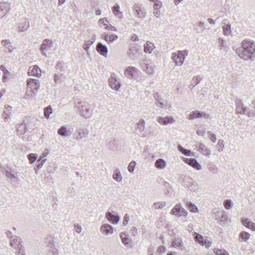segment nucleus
I'll return each instance as SVG.
<instances>
[{
  "label": "nucleus",
  "mask_w": 255,
  "mask_h": 255,
  "mask_svg": "<svg viewBox=\"0 0 255 255\" xmlns=\"http://www.w3.org/2000/svg\"><path fill=\"white\" fill-rule=\"evenodd\" d=\"M12 107L10 106L5 107V110L2 114V117L5 122H7L11 117Z\"/></svg>",
  "instance_id": "nucleus-29"
},
{
  "label": "nucleus",
  "mask_w": 255,
  "mask_h": 255,
  "mask_svg": "<svg viewBox=\"0 0 255 255\" xmlns=\"http://www.w3.org/2000/svg\"><path fill=\"white\" fill-rule=\"evenodd\" d=\"M174 121V119L172 117L167 116L166 117H159L158 122L159 123L163 125H167L169 124L172 123Z\"/></svg>",
  "instance_id": "nucleus-28"
},
{
  "label": "nucleus",
  "mask_w": 255,
  "mask_h": 255,
  "mask_svg": "<svg viewBox=\"0 0 255 255\" xmlns=\"http://www.w3.org/2000/svg\"><path fill=\"white\" fill-rule=\"evenodd\" d=\"M187 55V50H181L179 51L177 53H173L172 58L176 65L181 66L183 64Z\"/></svg>",
  "instance_id": "nucleus-5"
},
{
  "label": "nucleus",
  "mask_w": 255,
  "mask_h": 255,
  "mask_svg": "<svg viewBox=\"0 0 255 255\" xmlns=\"http://www.w3.org/2000/svg\"><path fill=\"white\" fill-rule=\"evenodd\" d=\"M57 132L58 134H59L61 136L64 137L69 136L71 135V134L72 133V131L67 130L65 126H62L61 128H60L58 129Z\"/></svg>",
  "instance_id": "nucleus-32"
},
{
  "label": "nucleus",
  "mask_w": 255,
  "mask_h": 255,
  "mask_svg": "<svg viewBox=\"0 0 255 255\" xmlns=\"http://www.w3.org/2000/svg\"><path fill=\"white\" fill-rule=\"evenodd\" d=\"M64 63L62 62H59L56 65V69L58 70L57 73L54 75V80L56 83L62 82V78L63 77V73L65 69L63 68Z\"/></svg>",
  "instance_id": "nucleus-7"
},
{
  "label": "nucleus",
  "mask_w": 255,
  "mask_h": 255,
  "mask_svg": "<svg viewBox=\"0 0 255 255\" xmlns=\"http://www.w3.org/2000/svg\"><path fill=\"white\" fill-rule=\"evenodd\" d=\"M166 204L165 202H157L153 204V206L155 209H162L166 206Z\"/></svg>",
  "instance_id": "nucleus-51"
},
{
  "label": "nucleus",
  "mask_w": 255,
  "mask_h": 255,
  "mask_svg": "<svg viewBox=\"0 0 255 255\" xmlns=\"http://www.w3.org/2000/svg\"><path fill=\"white\" fill-rule=\"evenodd\" d=\"M44 116L46 118H49L50 114L52 113V109L51 106L46 107L44 110Z\"/></svg>",
  "instance_id": "nucleus-50"
},
{
  "label": "nucleus",
  "mask_w": 255,
  "mask_h": 255,
  "mask_svg": "<svg viewBox=\"0 0 255 255\" xmlns=\"http://www.w3.org/2000/svg\"><path fill=\"white\" fill-rule=\"evenodd\" d=\"M16 130L17 133L19 135H23L27 130L26 124L24 123H22L21 124L17 125Z\"/></svg>",
  "instance_id": "nucleus-31"
},
{
  "label": "nucleus",
  "mask_w": 255,
  "mask_h": 255,
  "mask_svg": "<svg viewBox=\"0 0 255 255\" xmlns=\"http://www.w3.org/2000/svg\"><path fill=\"white\" fill-rule=\"evenodd\" d=\"M102 37L108 43H111L116 40L118 38V36L116 34H108L105 33L102 35Z\"/></svg>",
  "instance_id": "nucleus-21"
},
{
  "label": "nucleus",
  "mask_w": 255,
  "mask_h": 255,
  "mask_svg": "<svg viewBox=\"0 0 255 255\" xmlns=\"http://www.w3.org/2000/svg\"><path fill=\"white\" fill-rule=\"evenodd\" d=\"M236 112L238 114L248 115L247 108L244 106L242 100L238 99L236 101Z\"/></svg>",
  "instance_id": "nucleus-10"
},
{
  "label": "nucleus",
  "mask_w": 255,
  "mask_h": 255,
  "mask_svg": "<svg viewBox=\"0 0 255 255\" xmlns=\"http://www.w3.org/2000/svg\"><path fill=\"white\" fill-rule=\"evenodd\" d=\"M101 230L106 235L114 233V228L112 226L108 224H103L101 227Z\"/></svg>",
  "instance_id": "nucleus-23"
},
{
  "label": "nucleus",
  "mask_w": 255,
  "mask_h": 255,
  "mask_svg": "<svg viewBox=\"0 0 255 255\" xmlns=\"http://www.w3.org/2000/svg\"><path fill=\"white\" fill-rule=\"evenodd\" d=\"M120 237L122 239V243L125 245L128 246L129 244L130 240L128 237V235L126 232H122L120 234Z\"/></svg>",
  "instance_id": "nucleus-41"
},
{
  "label": "nucleus",
  "mask_w": 255,
  "mask_h": 255,
  "mask_svg": "<svg viewBox=\"0 0 255 255\" xmlns=\"http://www.w3.org/2000/svg\"><path fill=\"white\" fill-rule=\"evenodd\" d=\"M93 43V41H90V40H88L86 41V43L84 45L83 48L87 52V54L88 53V50L91 46V45Z\"/></svg>",
  "instance_id": "nucleus-56"
},
{
  "label": "nucleus",
  "mask_w": 255,
  "mask_h": 255,
  "mask_svg": "<svg viewBox=\"0 0 255 255\" xmlns=\"http://www.w3.org/2000/svg\"><path fill=\"white\" fill-rule=\"evenodd\" d=\"M208 135H209V137L210 139L212 142H215L217 140L216 135L215 134L213 133L212 132H211V131H208Z\"/></svg>",
  "instance_id": "nucleus-59"
},
{
  "label": "nucleus",
  "mask_w": 255,
  "mask_h": 255,
  "mask_svg": "<svg viewBox=\"0 0 255 255\" xmlns=\"http://www.w3.org/2000/svg\"><path fill=\"white\" fill-rule=\"evenodd\" d=\"M250 237V234L245 231L242 232L240 234L239 240L241 242L247 241Z\"/></svg>",
  "instance_id": "nucleus-44"
},
{
  "label": "nucleus",
  "mask_w": 255,
  "mask_h": 255,
  "mask_svg": "<svg viewBox=\"0 0 255 255\" xmlns=\"http://www.w3.org/2000/svg\"><path fill=\"white\" fill-rule=\"evenodd\" d=\"M255 45L250 40H244L242 45L236 49V52L238 56L245 60L252 61L255 59Z\"/></svg>",
  "instance_id": "nucleus-1"
},
{
  "label": "nucleus",
  "mask_w": 255,
  "mask_h": 255,
  "mask_svg": "<svg viewBox=\"0 0 255 255\" xmlns=\"http://www.w3.org/2000/svg\"><path fill=\"white\" fill-rule=\"evenodd\" d=\"M104 25L106 26L105 28L107 30L114 31H116L117 30V28L115 26H113L112 25H109L107 24H104Z\"/></svg>",
  "instance_id": "nucleus-62"
},
{
  "label": "nucleus",
  "mask_w": 255,
  "mask_h": 255,
  "mask_svg": "<svg viewBox=\"0 0 255 255\" xmlns=\"http://www.w3.org/2000/svg\"><path fill=\"white\" fill-rule=\"evenodd\" d=\"M135 165L136 162L134 161H131L128 167V171L132 173L134 171Z\"/></svg>",
  "instance_id": "nucleus-54"
},
{
  "label": "nucleus",
  "mask_w": 255,
  "mask_h": 255,
  "mask_svg": "<svg viewBox=\"0 0 255 255\" xmlns=\"http://www.w3.org/2000/svg\"><path fill=\"white\" fill-rule=\"evenodd\" d=\"M133 8L136 12V16L139 18H143L145 16V11L144 9L142 7L141 4L139 3H135L133 6Z\"/></svg>",
  "instance_id": "nucleus-15"
},
{
  "label": "nucleus",
  "mask_w": 255,
  "mask_h": 255,
  "mask_svg": "<svg viewBox=\"0 0 255 255\" xmlns=\"http://www.w3.org/2000/svg\"><path fill=\"white\" fill-rule=\"evenodd\" d=\"M145 122L143 119H140L135 126V130L138 132H141L144 129Z\"/></svg>",
  "instance_id": "nucleus-36"
},
{
  "label": "nucleus",
  "mask_w": 255,
  "mask_h": 255,
  "mask_svg": "<svg viewBox=\"0 0 255 255\" xmlns=\"http://www.w3.org/2000/svg\"><path fill=\"white\" fill-rule=\"evenodd\" d=\"M170 214L178 218L181 216L187 217L188 212L182 206L180 203L176 204L170 211Z\"/></svg>",
  "instance_id": "nucleus-6"
},
{
  "label": "nucleus",
  "mask_w": 255,
  "mask_h": 255,
  "mask_svg": "<svg viewBox=\"0 0 255 255\" xmlns=\"http://www.w3.org/2000/svg\"><path fill=\"white\" fill-rule=\"evenodd\" d=\"M27 73L29 76L39 77L41 75V70L37 65H35L29 68Z\"/></svg>",
  "instance_id": "nucleus-18"
},
{
  "label": "nucleus",
  "mask_w": 255,
  "mask_h": 255,
  "mask_svg": "<svg viewBox=\"0 0 255 255\" xmlns=\"http://www.w3.org/2000/svg\"><path fill=\"white\" fill-rule=\"evenodd\" d=\"M172 245L175 248H180L183 246V243L180 239L175 238L172 241Z\"/></svg>",
  "instance_id": "nucleus-46"
},
{
  "label": "nucleus",
  "mask_w": 255,
  "mask_h": 255,
  "mask_svg": "<svg viewBox=\"0 0 255 255\" xmlns=\"http://www.w3.org/2000/svg\"><path fill=\"white\" fill-rule=\"evenodd\" d=\"M217 149L220 152L224 148V140L223 139H219L217 144Z\"/></svg>",
  "instance_id": "nucleus-53"
},
{
  "label": "nucleus",
  "mask_w": 255,
  "mask_h": 255,
  "mask_svg": "<svg viewBox=\"0 0 255 255\" xmlns=\"http://www.w3.org/2000/svg\"><path fill=\"white\" fill-rule=\"evenodd\" d=\"M185 163L192 166L196 170H200L201 169V165L198 163L197 160L194 158H185L183 159Z\"/></svg>",
  "instance_id": "nucleus-14"
},
{
  "label": "nucleus",
  "mask_w": 255,
  "mask_h": 255,
  "mask_svg": "<svg viewBox=\"0 0 255 255\" xmlns=\"http://www.w3.org/2000/svg\"><path fill=\"white\" fill-rule=\"evenodd\" d=\"M194 240L196 242H198L201 245H204L205 244V241L204 240V238L202 236L199 234L198 233H197L196 232L194 233Z\"/></svg>",
  "instance_id": "nucleus-43"
},
{
  "label": "nucleus",
  "mask_w": 255,
  "mask_h": 255,
  "mask_svg": "<svg viewBox=\"0 0 255 255\" xmlns=\"http://www.w3.org/2000/svg\"><path fill=\"white\" fill-rule=\"evenodd\" d=\"M29 27V23L27 19H25L18 24V28L20 32H23Z\"/></svg>",
  "instance_id": "nucleus-30"
},
{
  "label": "nucleus",
  "mask_w": 255,
  "mask_h": 255,
  "mask_svg": "<svg viewBox=\"0 0 255 255\" xmlns=\"http://www.w3.org/2000/svg\"><path fill=\"white\" fill-rule=\"evenodd\" d=\"M88 132L87 130L84 129H79L77 130V135L76 137L77 140H80L83 138L87 137Z\"/></svg>",
  "instance_id": "nucleus-33"
},
{
  "label": "nucleus",
  "mask_w": 255,
  "mask_h": 255,
  "mask_svg": "<svg viewBox=\"0 0 255 255\" xmlns=\"http://www.w3.org/2000/svg\"><path fill=\"white\" fill-rule=\"evenodd\" d=\"M4 172L6 177L9 179L12 182H16L18 181L19 178L17 172L9 169H5Z\"/></svg>",
  "instance_id": "nucleus-13"
},
{
  "label": "nucleus",
  "mask_w": 255,
  "mask_h": 255,
  "mask_svg": "<svg viewBox=\"0 0 255 255\" xmlns=\"http://www.w3.org/2000/svg\"><path fill=\"white\" fill-rule=\"evenodd\" d=\"M162 6V2L161 1L156 0L154 2L153 8L154 9H160Z\"/></svg>",
  "instance_id": "nucleus-60"
},
{
  "label": "nucleus",
  "mask_w": 255,
  "mask_h": 255,
  "mask_svg": "<svg viewBox=\"0 0 255 255\" xmlns=\"http://www.w3.org/2000/svg\"><path fill=\"white\" fill-rule=\"evenodd\" d=\"M96 50L100 55L104 56L107 55L108 52L107 47L100 42L97 44Z\"/></svg>",
  "instance_id": "nucleus-20"
},
{
  "label": "nucleus",
  "mask_w": 255,
  "mask_h": 255,
  "mask_svg": "<svg viewBox=\"0 0 255 255\" xmlns=\"http://www.w3.org/2000/svg\"><path fill=\"white\" fill-rule=\"evenodd\" d=\"M214 253L216 255H230L229 253L224 249H215Z\"/></svg>",
  "instance_id": "nucleus-48"
},
{
  "label": "nucleus",
  "mask_w": 255,
  "mask_h": 255,
  "mask_svg": "<svg viewBox=\"0 0 255 255\" xmlns=\"http://www.w3.org/2000/svg\"><path fill=\"white\" fill-rule=\"evenodd\" d=\"M143 70L148 74H153V70L151 65L149 63H144L142 65Z\"/></svg>",
  "instance_id": "nucleus-42"
},
{
  "label": "nucleus",
  "mask_w": 255,
  "mask_h": 255,
  "mask_svg": "<svg viewBox=\"0 0 255 255\" xmlns=\"http://www.w3.org/2000/svg\"><path fill=\"white\" fill-rule=\"evenodd\" d=\"M1 44L3 45V46L7 47L8 46H10L11 42L8 39H4L1 41Z\"/></svg>",
  "instance_id": "nucleus-63"
},
{
  "label": "nucleus",
  "mask_w": 255,
  "mask_h": 255,
  "mask_svg": "<svg viewBox=\"0 0 255 255\" xmlns=\"http://www.w3.org/2000/svg\"><path fill=\"white\" fill-rule=\"evenodd\" d=\"M154 164L158 169H164L166 166V162L164 159L159 158L155 161Z\"/></svg>",
  "instance_id": "nucleus-34"
},
{
  "label": "nucleus",
  "mask_w": 255,
  "mask_h": 255,
  "mask_svg": "<svg viewBox=\"0 0 255 255\" xmlns=\"http://www.w3.org/2000/svg\"><path fill=\"white\" fill-rule=\"evenodd\" d=\"M218 42L219 44V46L222 48L225 47V41L223 39H222V38H219L218 39Z\"/></svg>",
  "instance_id": "nucleus-64"
},
{
  "label": "nucleus",
  "mask_w": 255,
  "mask_h": 255,
  "mask_svg": "<svg viewBox=\"0 0 255 255\" xmlns=\"http://www.w3.org/2000/svg\"><path fill=\"white\" fill-rule=\"evenodd\" d=\"M8 4L6 2H0V18L3 17L8 11Z\"/></svg>",
  "instance_id": "nucleus-26"
},
{
  "label": "nucleus",
  "mask_w": 255,
  "mask_h": 255,
  "mask_svg": "<svg viewBox=\"0 0 255 255\" xmlns=\"http://www.w3.org/2000/svg\"><path fill=\"white\" fill-rule=\"evenodd\" d=\"M224 206L226 209H230L232 207V202L230 200H226L224 202Z\"/></svg>",
  "instance_id": "nucleus-58"
},
{
  "label": "nucleus",
  "mask_w": 255,
  "mask_h": 255,
  "mask_svg": "<svg viewBox=\"0 0 255 255\" xmlns=\"http://www.w3.org/2000/svg\"><path fill=\"white\" fill-rule=\"evenodd\" d=\"M178 149L180 152L186 156L193 155V154L191 153L190 150L184 148L180 145L178 146Z\"/></svg>",
  "instance_id": "nucleus-45"
},
{
  "label": "nucleus",
  "mask_w": 255,
  "mask_h": 255,
  "mask_svg": "<svg viewBox=\"0 0 255 255\" xmlns=\"http://www.w3.org/2000/svg\"><path fill=\"white\" fill-rule=\"evenodd\" d=\"M221 24L223 25L222 28L223 30L224 34L225 35H229L231 34V25L229 23L228 19H223L221 22Z\"/></svg>",
  "instance_id": "nucleus-17"
},
{
  "label": "nucleus",
  "mask_w": 255,
  "mask_h": 255,
  "mask_svg": "<svg viewBox=\"0 0 255 255\" xmlns=\"http://www.w3.org/2000/svg\"><path fill=\"white\" fill-rule=\"evenodd\" d=\"M242 223L245 227L252 231H255V224L251 221L249 219H242Z\"/></svg>",
  "instance_id": "nucleus-27"
},
{
  "label": "nucleus",
  "mask_w": 255,
  "mask_h": 255,
  "mask_svg": "<svg viewBox=\"0 0 255 255\" xmlns=\"http://www.w3.org/2000/svg\"><path fill=\"white\" fill-rule=\"evenodd\" d=\"M139 71L135 67L128 66L125 70V75L129 78H135L136 75L138 74Z\"/></svg>",
  "instance_id": "nucleus-9"
},
{
  "label": "nucleus",
  "mask_w": 255,
  "mask_h": 255,
  "mask_svg": "<svg viewBox=\"0 0 255 255\" xmlns=\"http://www.w3.org/2000/svg\"><path fill=\"white\" fill-rule=\"evenodd\" d=\"M209 115L203 112L199 111H194L191 113L189 116V120H193L196 118H204V119H208L209 118Z\"/></svg>",
  "instance_id": "nucleus-11"
},
{
  "label": "nucleus",
  "mask_w": 255,
  "mask_h": 255,
  "mask_svg": "<svg viewBox=\"0 0 255 255\" xmlns=\"http://www.w3.org/2000/svg\"><path fill=\"white\" fill-rule=\"evenodd\" d=\"M183 185L188 188L191 191H196L198 189V186L195 182H190L185 179L183 181Z\"/></svg>",
  "instance_id": "nucleus-19"
},
{
  "label": "nucleus",
  "mask_w": 255,
  "mask_h": 255,
  "mask_svg": "<svg viewBox=\"0 0 255 255\" xmlns=\"http://www.w3.org/2000/svg\"><path fill=\"white\" fill-rule=\"evenodd\" d=\"M113 178L117 182H121L123 177L121 175L120 170L119 169H116L113 174Z\"/></svg>",
  "instance_id": "nucleus-38"
},
{
  "label": "nucleus",
  "mask_w": 255,
  "mask_h": 255,
  "mask_svg": "<svg viewBox=\"0 0 255 255\" xmlns=\"http://www.w3.org/2000/svg\"><path fill=\"white\" fill-rule=\"evenodd\" d=\"M218 214L219 217L216 218V220H219L220 222L226 223L227 222L228 217L226 212L224 211L218 212Z\"/></svg>",
  "instance_id": "nucleus-35"
},
{
  "label": "nucleus",
  "mask_w": 255,
  "mask_h": 255,
  "mask_svg": "<svg viewBox=\"0 0 255 255\" xmlns=\"http://www.w3.org/2000/svg\"><path fill=\"white\" fill-rule=\"evenodd\" d=\"M203 77L201 75L194 76L192 80L190 86H192L191 89H192L196 85L198 84L201 80L202 79Z\"/></svg>",
  "instance_id": "nucleus-39"
},
{
  "label": "nucleus",
  "mask_w": 255,
  "mask_h": 255,
  "mask_svg": "<svg viewBox=\"0 0 255 255\" xmlns=\"http://www.w3.org/2000/svg\"><path fill=\"white\" fill-rule=\"evenodd\" d=\"M155 48L154 44L149 41H147L144 46V52L148 53H151Z\"/></svg>",
  "instance_id": "nucleus-37"
},
{
  "label": "nucleus",
  "mask_w": 255,
  "mask_h": 255,
  "mask_svg": "<svg viewBox=\"0 0 255 255\" xmlns=\"http://www.w3.org/2000/svg\"><path fill=\"white\" fill-rule=\"evenodd\" d=\"M74 107L77 113L85 119L90 118L92 115L93 110L90 104L87 102L77 99L74 101Z\"/></svg>",
  "instance_id": "nucleus-2"
},
{
  "label": "nucleus",
  "mask_w": 255,
  "mask_h": 255,
  "mask_svg": "<svg viewBox=\"0 0 255 255\" xmlns=\"http://www.w3.org/2000/svg\"><path fill=\"white\" fill-rule=\"evenodd\" d=\"M45 242L47 244V247L48 248L47 249H50L51 248H54V241L53 239L52 238H47L46 239Z\"/></svg>",
  "instance_id": "nucleus-49"
},
{
  "label": "nucleus",
  "mask_w": 255,
  "mask_h": 255,
  "mask_svg": "<svg viewBox=\"0 0 255 255\" xmlns=\"http://www.w3.org/2000/svg\"><path fill=\"white\" fill-rule=\"evenodd\" d=\"M21 239L20 238L16 237L14 239H13L11 242H10V246L11 247H13L15 248V246H17L18 247V246L22 245L21 244Z\"/></svg>",
  "instance_id": "nucleus-47"
},
{
  "label": "nucleus",
  "mask_w": 255,
  "mask_h": 255,
  "mask_svg": "<svg viewBox=\"0 0 255 255\" xmlns=\"http://www.w3.org/2000/svg\"><path fill=\"white\" fill-rule=\"evenodd\" d=\"M37 155L34 153H30L27 155V158L31 163H34L37 158Z\"/></svg>",
  "instance_id": "nucleus-52"
},
{
  "label": "nucleus",
  "mask_w": 255,
  "mask_h": 255,
  "mask_svg": "<svg viewBox=\"0 0 255 255\" xmlns=\"http://www.w3.org/2000/svg\"><path fill=\"white\" fill-rule=\"evenodd\" d=\"M155 98L156 101V105L158 107L167 109L170 107V105L167 103V102L163 103V100L160 97L158 94H156L155 96Z\"/></svg>",
  "instance_id": "nucleus-25"
},
{
  "label": "nucleus",
  "mask_w": 255,
  "mask_h": 255,
  "mask_svg": "<svg viewBox=\"0 0 255 255\" xmlns=\"http://www.w3.org/2000/svg\"><path fill=\"white\" fill-rule=\"evenodd\" d=\"M46 161V159L44 158L43 159V160H41V162H38V164L36 165V170H35L36 173H37V171L42 167L43 164Z\"/></svg>",
  "instance_id": "nucleus-61"
},
{
  "label": "nucleus",
  "mask_w": 255,
  "mask_h": 255,
  "mask_svg": "<svg viewBox=\"0 0 255 255\" xmlns=\"http://www.w3.org/2000/svg\"><path fill=\"white\" fill-rule=\"evenodd\" d=\"M109 81L110 86L112 89L116 91L120 90L121 85L119 79L116 77H112L109 79Z\"/></svg>",
  "instance_id": "nucleus-12"
},
{
  "label": "nucleus",
  "mask_w": 255,
  "mask_h": 255,
  "mask_svg": "<svg viewBox=\"0 0 255 255\" xmlns=\"http://www.w3.org/2000/svg\"><path fill=\"white\" fill-rule=\"evenodd\" d=\"M47 250L48 252V255H58L57 250L55 248L47 249Z\"/></svg>",
  "instance_id": "nucleus-55"
},
{
  "label": "nucleus",
  "mask_w": 255,
  "mask_h": 255,
  "mask_svg": "<svg viewBox=\"0 0 255 255\" xmlns=\"http://www.w3.org/2000/svg\"><path fill=\"white\" fill-rule=\"evenodd\" d=\"M53 46V42L49 39H44L41 45L40 50L43 55L47 56L46 51H47V47L51 48Z\"/></svg>",
  "instance_id": "nucleus-16"
},
{
  "label": "nucleus",
  "mask_w": 255,
  "mask_h": 255,
  "mask_svg": "<svg viewBox=\"0 0 255 255\" xmlns=\"http://www.w3.org/2000/svg\"><path fill=\"white\" fill-rule=\"evenodd\" d=\"M27 85L30 91H27V95L30 97H34L40 87L39 81L34 79H28L27 80Z\"/></svg>",
  "instance_id": "nucleus-3"
},
{
  "label": "nucleus",
  "mask_w": 255,
  "mask_h": 255,
  "mask_svg": "<svg viewBox=\"0 0 255 255\" xmlns=\"http://www.w3.org/2000/svg\"><path fill=\"white\" fill-rule=\"evenodd\" d=\"M120 5L116 3L113 7V12L116 16H118L120 18H123L122 12L120 10Z\"/></svg>",
  "instance_id": "nucleus-40"
},
{
  "label": "nucleus",
  "mask_w": 255,
  "mask_h": 255,
  "mask_svg": "<svg viewBox=\"0 0 255 255\" xmlns=\"http://www.w3.org/2000/svg\"><path fill=\"white\" fill-rule=\"evenodd\" d=\"M18 252L16 254L17 255H25V251L24 250V247L22 245H19L18 247H17Z\"/></svg>",
  "instance_id": "nucleus-57"
},
{
  "label": "nucleus",
  "mask_w": 255,
  "mask_h": 255,
  "mask_svg": "<svg viewBox=\"0 0 255 255\" xmlns=\"http://www.w3.org/2000/svg\"><path fill=\"white\" fill-rule=\"evenodd\" d=\"M184 202L185 203V206L192 213H197L199 212V209L197 206L193 204L192 202L190 201H187L184 200Z\"/></svg>",
  "instance_id": "nucleus-22"
},
{
  "label": "nucleus",
  "mask_w": 255,
  "mask_h": 255,
  "mask_svg": "<svg viewBox=\"0 0 255 255\" xmlns=\"http://www.w3.org/2000/svg\"><path fill=\"white\" fill-rule=\"evenodd\" d=\"M105 216L110 223L114 225L117 224L120 220V217L114 211L107 212Z\"/></svg>",
  "instance_id": "nucleus-8"
},
{
  "label": "nucleus",
  "mask_w": 255,
  "mask_h": 255,
  "mask_svg": "<svg viewBox=\"0 0 255 255\" xmlns=\"http://www.w3.org/2000/svg\"><path fill=\"white\" fill-rule=\"evenodd\" d=\"M128 57L132 60H136L139 58L142 54V50L138 47L131 44L127 52Z\"/></svg>",
  "instance_id": "nucleus-4"
},
{
  "label": "nucleus",
  "mask_w": 255,
  "mask_h": 255,
  "mask_svg": "<svg viewBox=\"0 0 255 255\" xmlns=\"http://www.w3.org/2000/svg\"><path fill=\"white\" fill-rule=\"evenodd\" d=\"M198 148V151L207 156H210L211 155L210 150L203 143H199L198 145H196Z\"/></svg>",
  "instance_id": "nucleus-24"
}]
</instances>
